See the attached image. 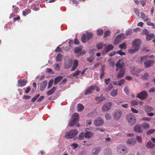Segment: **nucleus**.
I'll list each match as a JSON object with an SVG mask.
<instances>
[{
    "mask_svg": "<svg viewBox=\"0 0 155 155\" xmlns=\"http://www.w3.org/2000/svg\"><path fill=\"white\" fill-rule=\"evenodd\" d=\"M79 118V115L78 114L74 113L71 116V118L70 119L69 126L70 127H72L75 124H76L77 127H79L80 124L78 123H77L78 121Z\"/></svg>",
    "mask_w": 155,
    "mask_h": 155,
    "instance_id": "f257e3e1",
    "label": "nucleus"
},
{
    "mask_svg": "<svg viewBox=\"0 0 155 155\" xmlns=\"http://www.w3.org/2000/svg\"><path fill=\"white\" fill-rule=\"evenodd\" d=\"M117 151L120 155H124L128 152V149L124 145L120 144L118 146Z\"/></svg>",
    "mask_w": 155,
    "mask_h": 155,
    "instance_id": "f03ea898",
    "label": "nucleus"
},
{
    "mask_svg": "<svg viewBox=\"0 0 155 155\" xmlns=\"http://www.w3.org/2000/svg\"><path fill=\"white\" fill-rule=\"evenodd\" d=\"M78 133L76 129L71 130L69 132H66L64 137L68 139H72Z\"/></svg>",
    "mask_w": 155,
    "mask_h": 155,
    "instance_id": "7ed1b4c3",
    "label": "nucleus"
},
{
    "mask_svg": "<svg viewBox=\"0 0 155 155\" xmlns=\"http://www.w3.org/2000/svg\"><path fill=\"white\" fill-rule=\"evenodd\" d=\"M126 119L130 125H133L136 121L135 117L132 114H130L127 115L126 117Z\"/></svg>",
    "mask_w": 155,
    "mask_h": 155,
    "instance_id": "20e7f679",
    "label": "nucleus"
},
{
    "mask_svg": "<svg viewBox=\"0 0 155 155\" xmlns=\"http://www.w3.org/2000/svg\"><path fill=\"white\" fill-rule=\"evenodd\" d=\"M147 92L143 91L138 93L137 95V97L142 100L146 99L147 97Z\"/></svg>",
    "mask_w": 155,
    "mask_h": 155,
    "instance_id": "39448f33",
    "label": "nucleus"
},
{
    "mask_svg": "<svg viewBox=\"0 0 155 155\" xmlns=\"http://www.w3.org/2000/svg\"><path fill=\"white\" fill-rule=\"evenodd\" d=\"M154 61L153 60H147L144 61V66L145 68H149L154 64Z\"/></svg>",
    "mask_w": 155,
    "mask_h": 155,
    "instance_id": "423d86ee",
    "label": "nucleus"
},
{
    "mask_svg": "<svg viewBox=\"0 0 155 155\" xmlns=\"http://www.w3.org/2000/svg\"><path fill=\"white\" fill-rule=\"evenodd\" d=\"M112 105L111 102H107L105 103L102 107V109L104 112L107 111L110 109Z\"/></svg>",
    "mask_w": 155,
    "mask_h": 155,
    "instance_id": "0eeeda50",
    "label": "nucleus"
},
{
    "mask_svg": "<svg viewBox=\"0 0 155 155\" xmlns=\"http://www.w3.org/2000/svg\"><path fill=\"white\" fill-rule=\"evenodd\" d=\"M122 114L121 110H117L115 111L113 114V117L114 119L116 120H119L121 117Z\"/></svg>",
    "mask_w": 155,
    "mask_h": 155,
    "instance_id": "6e6552de",
    "label": "nucleus"
},
{
    "mask_svg": "<svg viewBox=\"0 0 155 155\" xmlns=\"http://www.w3.org/2000/svg\"><path fill=\"white\" fill-rule=\"evenodd\" d=\"M94 123L96 126H99L103 125L104 123V121L102 118L98 117L94 121Z\"/></svg>",
    "mask_w": 155,
    "mask_h": 155,
    "instance_id": "1a4fd4ad",
    "label": "nucleus"
},
{
    "mask_svg": "<svg viewBox=\"0 0 155 155\" xmlns=\"http://www.w3.org/2000/svg\"><path fill=\"white\" fill-rule=\"evenodd\" d=\"M124 36V34H120L116 38L114 44V45H116L118 43L120 42L122 40V38Z\"/></svg>",
    "mask_w": 155,
    "mask_h": 155,
    "instance_id": "9d476101",
    "label": "nucleus"
},
{
    "mask_svg": "<svg viewBox=\"0 0 155 155\" xmlns=\"http://www.w3.org/2000/svg\"><path fill=\"white\" fill-rule=\"evenodd\" d=\"M124 64L123 62V59H119L116 64L117 68L116 69V71H118L120 68L124 66Z\"/></svg>",
    "mask_w": 155,
    "mask_h": 155,
    "instance_id": "9b49d317",
    "label": "nucleus"
},
{
    "mask_svg": "<svg viewBox=\"0 0 155 155\" xmlns=\"http://www.w3.org/2000/svg\"><path fill=\"white\" fill-rule=\"evenodd\" d=\"M141 43L140 40L139 39H136L132 43L133 46L134 48H140V45Z\"/></svg>",
    "mask_w": 155,
    "mask_h": 155,
    "instance_id": "f8f14e48",
    "label": "nucleus"
},
{
    "mask_svg": "<svg viewBox=\"0 0 155 155\" xmlns=\"http://www.w3.org/2000/svg\"><path fill=\"white\" fill-rule=\"evenodd\" d=\"M105 99L106 97L104 96H100L99 97H97L95 98V103L96 104H98L100 103L105 100Z\"/></svg>",
    "mask_w": 155,
    "mask_h": 155,
    "instance_id": "ddd939ff",
    "label": "nucleus"
},
{
    "mask_svg": "<svg viewBox=\"0 0 155 155\" xmlns=\"http://www.w3.org/2000/svg\"><path fill=\"white\" fill-rule=\"evenodd\" d=\"M141 125L137 124L134 127V131L137 133H141L143 132V129L141 127Z\"/></svg>",
    "mask_w": 155,
    "mask_h": 155,
    "instance_id": "4468645a",
    "label": "nucleus"
},
{
    "mask_svg": "<svg viewBox=\"0 0 155 155\" xmlns=\"http://www.w3.org/2000/svg\"><path fill=\"white\" fill-rule=\"evenodd\" d=\"M143 70L142 68H134L132 70L131 72L134 75L137 76L139 74V73L141 72Z\"/></svg>",
    "mask_w": 155,
    "mask_h": 155,
    "instance_id": "2eb2a0df",
    "label": "nucleus"
},
{
    "mask_svg": "<svg viewBox=\"0 0 155 155\" xmlns=\"http://www.w3.org/2000/svg\"><path fill=\"white\" fill-rule=\"evenodd\" d=\"M125 73V70L124 68H121L117 74V78H122L124 77Z\"/></svg>",
    "mask_w": 155,
    "mask_h": 155,
    "instance_id": "dca6fc26",
    "label": "nucleus"
},
{
    "mask_svg": "<svg viewBox=\"0 0 155 155\" xmlns=\"http://www.w3.org/2000/svg\"><path fill=\"white\" fill-rule=\"evenodd\" d=\"M27 81L26 80L24 79H20L18 81V85L19 87H22L26 85Z\"/></svg>",
    "mask_w": 155,
    "mask_h": 155,
    "instance_id": "f3484780",
    "label": "nucleus"
},
{
    "mask_svg": "<svg viewBox=\"0 0 155 155\" xmlns=\"http://www.w3.org/2000/svg\"><path fill=\"white\" fill-rule=\"evenodd\" d=\"M148 56L147 55H145L141 57L140 58H138L137 60H136V61L138 63H141L146 60L148 58Z\"/></svg>",
    "mask_w": 155,
    "mask_h": 155,
    "instance_id": "a211bd4d",
    "label": "nucleus"
},
{
    "mask_svg": "<svg viewBox=\"0 0 155 155\" xmlns=\"http://www.w3.org/2000/svg\"><path fill=\"white\" fill-rule=\"evenodd\" d=\"M47 84V81H44L41 83L40 84V90L41 91H43L46 87Z\"/></svg>",
    "mask_w": 155,
    "mask_h": 155,
    "instance_id": "6ab92c4d",
    "label": "nucleus"
},
{
    "mask_svg": "<svg viewBox=\"0 0 155 155\" xmlns=\"http://www.w3.org/2000/svg\"><path fill=\"white\" fill-rule=\"evenodd\" d=\"M101 150V148L100 147L94 148L92 151V155H97L100 151Z\"/></svg>",
    "mask_w": 155,
    "mask_h": 155,
    "instance_id": "aec40b11",
    "label": "nucleus"
},
{
    "mask_svg": "<svg viewBox=\"0 0 155 155\" xmlns=\"http://www.w3.org/2000/svg\"><path fill=\"white\" fill-rule=\"evenodd\" d=\"M93 91L92 86H91L88 89L86 90L84 94L86 95L90 94L93 93Z\"/></svg>",
    "mask_w": 155,
    "mask_h": 155,
    "instance_id": "412c9836",
    "label": "nucleus"
},
{
    "mask_svg": "<svg viewBox=\"0 0 155 155\" xmlns=\"http://www.w3.org/2000/svg\"><path fill=\"white\" fill-rule=\"evenodd\" d=\"M84 134V137L88 139L91 138L93 135V133L89 131H87Z\"/></svg>",
    "mask_w": 155,
    "mask_h": 155,
    "instance_id": "4be33fe9",
    "label": "nucleus"
},
{
    "mask_svg": "<svg viewBox=\"0 0 155 155\" xmlns=\"http://www.w3.org/2000/svg\"><path fill=\"white\" fill-rule=\"evenodd\" d=\"M78 63L77 60H74V64L73 67L71 68V70L74 71L75 70L78 66Z\"/></svg>",
    "mask_w": 155,
    "mask_h": 155,
    "instance_id": "5701e85b",
    "label": "nucleus"
},
{
    "mask_svg": "<svg viewBox=\"0 0 155 155\" xmlns=\"http://www.w3.org/2000/svg\"><path fill=\"white\" fill-rule=\"evenodd\" d=\"M127 143L128 144H130L132 145H134L136 143V140L135 139L132 138L128 140L127 141Z\"/></svg>",
    "mask_w": 155,
    "mask_h": 155,
    "instance_id": "b1692460",
    "label": "nucleus"
},
{
    "mask_svg": "<svg viewBox=\"0 0 155 155\" xmlns=\"http://www.w3.org/2000/svg\"><path fill=\"white\" fill-rule=\"evenodd\" d=\"M81 39L82 42L83 43L86 42L87 41H88L87 40V37H86V35L85 34H83L81 37Z\"/></svg>",
    "mask_w": 155,
    "mask_h": 155,
    "instance_id": "393cba45",
    "label": "nucleus"
},
{
    "mask_svg": "<svg viewBox=\"0 0 155 155\" xmlns=\"http://www.w3.org/2000/svg\"><path fill=\"white\" fill-rule=\"evenodd\" d=\"M144 109L145 111L147 113L153 111V108L151 107L148 105L145 106Z\"/></svg>",
    "mask_w": 155,
    "mask_h": 155,
    "instance_id": "a878e982",
    "label": "nucleus"
},
{
    "mask_svg": "<svg viewBox=\"0 0 155 155\" xmlns=\"http://www.w3.org/2000/svg\"><path fill=\"white\" fill-rule=\"evenodd\" d=\"M56 87H53L50 90L47 92V94L48 95H51L54 93Z\"/></svg>",
    "mask_w": 155,
    "mask_h": 155,
    "instance_id": "bb28decb",
    "label": "nucleus"
},
{
    "mask_svg": "<svg viewBox=\"0 0 155 155\" xmlns=\"http://www.w3.org/2000/svg\"><path fill=\"white\" fill-rule=\"evenodd\" d=\"M155 147V145L152 143L150 141L148 142L146 144V147L148 148H153Z\"/></svg>",
    "mask_w": 155,
    "mask_h": 155,
    "instance_id": "cd10ccee",
    "label": "nucleus"
},
{
    "mask_svg": "<svg viewBox=\"0 0 155 155\" xmlns=\"http://www.w3.org/2000/svg\"><path fill=\"white\" fill-rule=\"evenodd\" d=\"M84 106L81 104H79L77 105V109L78 112L82 111L84 108Z\"/></svg>",
    "mask_w": 155,
    "mask_h": 155,
    "instance_id": "c85d7f7f",
    "label": "nucleus"
},
{
    "mask_svg": "<svg viewBox=\"0 0 155 155\" xmlns=\"http://www.w3.org/2000/svg\"><path fill=\"white\" fill-rule=\"evenodd\" d=\"M86 35H87V40L91 39L93 37V34L91 32H87L86 33Z\"/></svg>",
    "mask_w": 155,
    "mask_h": 155,
    "instance_id": "c756f323",
    "label": "nucleus"
},
{
    "mask_svg": "<svg viewBox=\"0 0 155 155\" xmlns=\"http://www.w3.org/2000/svg\"><path fill=\"white\" fill-rule=\"evenodd\" d=\"M141 126L144 130H147L150 126V125L148 123H143L141 124Z\"/></svg>",
    "mask_w": 155,
    "mask_h": 155,
    "instance_id": "7c9ffc66",
    "label": "nucleus"
},
{
    "mask_svg": "<svg viewBox=\"0 0 155 155\" xmlns=\"http://www.w3.org/2000/svg\"><path fill=\"white\" fill-rule=\"evenodd\" d=\"M141 18L144 19L146 21H147L149 19L146 16L145 14L143 12L141 13Z\"/></svg>",
    "mask_w": 155,
    "mask_h": 155,
    "instance_id": "2f4dec72",
    "label": "nucleus"
},
{
    "mask_svg": "<svg viewBox=\"0 0 155 155\" xmlns=\"http://www.w3.org/2000/svg\"><path fill=\"white\" fill-rule=\"evenodd\" d=\"M31 10L30 9H26L25 11L22 12V14L24 16H26L27 15L31 13Z\"/></svg>",
    "mask_w": 155,
    "mask_h": 155,
    "instance_id": "473e14b6",
    "label": "nucleus"
},
{
    "mask_svg": "<svg viewBox=\"0 0 155 155\" xmlns=\"http://www.w3.org/2000/svg\"><path fill=\"white\" fill-rule=\"evenodd\" d=\"M62 55L61 54H58L56 57V61L57 62H60L61 60Z\"/></svg>",
    "mask_w": 155,
    "mask_h": 155,
    "instance_id": "72a5a7b5",
    "label": "nucleus"
},
{
    "mask_svg": "<svg viewBox=\"0 0 155 155\" xmlns=\"http://www.w3.org/2000/svg\"><path fill=\"white\" fill-rule=\"evenodd\" d=\"M154 34H149L147 35V36L146 38V39L147 41H149L151 40L152 37L153 36Z\"/></svg>",
    "mask_w": 155,
    "mask_h": 155,
    "instance_id": "f704fd0d",
    "label": "nucleus"
},
{
    "mask_svg": "<svg viewBox=\"0 0 155 155\" xmlns=\"http://www.w3.org/2000/svg\"><path fill=\"white\" fill-rule=\"evenodd\" d=\"M130 103L131 105L133 106H137L139 104L138 101L136 100L131 101Z\"/></svg>",
    "mask_w": 155,
    "mask_h": 155,
    "instance_id": "c9c22d12",
    "label": "nucleus"
},
{
    "mask_svg": "<svg viewBox=\"0 0 155 155\" xmlns=\"http://www.w3.org/2000/svg\"><path fill=\"white\" fill-rule=\"evenodd\" d=\"M84 133L83 132H82L79 135V136L78 137V139L79 140H83L84 139Z\"/></svg>",
    "mask_w": 155,
    "mask_h": 155,
    "instance_id": "e433bc0d",
    "label": "nucleus"
},
{
    "mask_svg": "<svg viewBox=\"0 0 155 155\" xmlns=\"http://www.w3.org/2000/svg\"><path fill=\"white\" fill-rule=\"evenodd\" d=\"M118 90H113L111 93V95L113 97L117 95V94Z\"/></svg>",
    "mask_w": 155,
    "mask_h": 155,
    "instance_id": "4c0bfd02",
    "label": "nucleus"
},
{
    "mask_svg": "<svg viewBox=\"0 0 155 155\" xmlns=\"http://www.w3.org/2000/svg\"><path fill=\"white\" fill-rule=\"evenodd\" d=\"M105 48L108 50V51H110L112 50L114 48V47L112 45L110 44L107 45Z\"/></svg>",
    "mask_w": 155,
    "mask_h": 155,
    "instance_id": "58836bf2",
    "label": "nucleus"
},
{
    "mask_svg": "<svg viewBox=\"0 0 155 155\" xmlns=\"http://www.w3.org/2000/svg\"><path fill=\"white\" fill-rule=\"evenodd\" d=\"M139 50L138 48H135L133 49H132L129 51V53L130 54H132L135 53L137 51Z\"/></svg>",
    "mask_w": 155,
    "mask_h": 155,
    "instance_id": "ea45409f",
    "label": "nucleus"
},
{
    "mask_svg": "<svg viewBox=\"0 0 155 155\" xmlns=\"http://www.w3.org/2000/svg\"><path fill=\"white\" fill-rule=\"evenodd\" d=\"M98 49L101 50L103 48V44L102 43H99L96 45Z\"/></svg>",
    "mask_w": 155,
    "mask_h": 155,
    "instance_id": "a19ab883",
    "label": "nucleus"
},
{
    "mask_svg": "<svg viewBox=\"0 0 155 155\" xmlns=\"http://www.w3.org/2000/svg\"><path fill=\"white\" fill-rule=\"evenodd\" d=\"M87 61L90 63H92L94 60V58L93 56H90L87 58Z\"/></svg>",
    "mask_w": 155,
    "mask_h": 155,
    "instance_id": "79ce46f5",
    "label": "nucleus"
},
{
    "mask_svg": "<svg viewBox=\"0 0 155 155\" xmlns=\"http://www.w3.org/2000/svg\"><path fill=\"white\" fill-rule=\"evenodd\" d=\"M40 95V94H37L35 97H33L31 99V101L32 102H35L36 100L38 99V98L39 97Z\"/></svg>",
    "mask_w": 155,
    "mask_h": 155,
    "instance_id": "37998d69",
    "label": "nucleus"
},
{
    "mask_svg": "<svg viewBox=\"0 0 155 155\" xmlns=\"http://www.w3.org/2000/svg\"><path fill=\"white\" fill-rule=\"evenodd\" d=\"M46 71L50 74H53L54 73V71L52 69L49 68H47L46 69Z\"/></svg>",
    "mask_w": 155,
    "mask_h": 155,
    "instance_id": "c03bdc74",
    "label": "nucleus"
},
{
    "mask_svg": "<svg viewBox=\"0 0 155 155\" xmlns=\"http://www.w3.org/2000/svg\"><path fill=\"white\" fill-rule=\"evenodd\" d=\"M119 48L121 49H125L126 48L127 45L125 43L120 44L119 46Z\"/></svg>",
    "mask_w": 155,
    "mask_h": 155,
    "instance_id": "a18cd8bd",
    "label": "nucleus"
},
{
    "mask_svg": "<svg viewBox=\"0 0 155 155\" xmlns=\"http://www.w3.org/2000/svg\"><path fill=\"white\" fill-rule=\"evenodd\" d=\"M104 33V31L102 29L98 30L97 31V34L98 36L102 35Z\"/></svg>",
    "mask_w": 155,
    "mask_h": 155,
    "instance_id": "49530a36",
    "label": "nucleus"
},
{
    "mask_svg": "<svg viewBox=\"0 0 155 155\" xmlns=\"http://www.w3.org/2000/svg\"><path fill=\"white\" fill-rule=\"evenodd\" d=\"M106 119L107 120H109L111 119L112 117L111 115L108 114H106L105 115Z\"/></svg>",
    "mask_w": 155,
    "mask_h": 155,
    "instance_id": "de8ad7c7",
    "label": "nucleus"
},
{
    "mask_svg": "<svg viewBox=\"0 0 155 155\" xmlns=\"http://www.w3.org/2000/svg\"><path fill=\"white\" fill-rule=\"evenodd\" d=\"M94 91L95 90L97 92H99L100 91V88L95 85H92Z\"/></svg>",
    "mask_w": 155,
    "mask_h": 155,
    "instance_id": "09e8293b",
    "label": "nucleus"
},
{
    "mask_svg": "<svg viewBox=\"0 0 155 155\" xmlns=\"http://www.w3.org/2000/svg\"><path fill=\"white\" fill-rule=\"evenodd\" d=\"M53 83V79H51L49 81L48 83V88H50L51 87Z\"/></svg>",
    "mask_w": 155,
    "mask_h": 155,
    "instance_id": "8fccbe9b",
    "label": "nucleus"
},
{
    "mask_svg": "<svg viewBox=\"0 0 155 155\" xmlns=\"http://www.w3.org/2000/svg\"><path fill=\"white\" fill-rule=\"evenodd\" d=\"M62 78H55L54 80V85H56L58 84V83L59 82Z\"/></svg>",
    "mask_w": 155,
    "mask_h": 155,
    "instance_id": "3c124183",
    "label": "nucleus"
},
{
    "mask_svg": "<svg viewBox=\"0 0 155 155\" xmlns=\"http://www.w3.org/2000/svg\"><path fill=\"white\" fill-rule=\"evenodd\" d=\"M124 91L125 92V93L127 95H128L130 94V91L129 90L127 87L126 86L125 87L124 89Z\"/></svg>",
    "mask_w": 155,
    "mask_h": 155,
    "instance_id": "603ef678",
    "label": "nucleus"
},
{
    "mask_svg": "<svg viewBox=\"0 0 155 155\" xmlns=\"http://www.w3.org/2000/svg\"><path fill=\"white\" fill-rule=\"evenodd\" d=\"M81 50V48L79 47L75 48L74 49L75 52L77 53H79Z\"/></svg>",
    "mask_w": 155,
    "mask_h": 155,
    "instance_id": "864d4df0",
    "label": "nucleus"
},
{
    "mask_svg": "<svg viewBox=\"0 0 155 155\" xmlns=\"http://www.w3.org/2000/svg\"><path fill=\"white\" fill-rule=\"evenodd\" d=\"M155 132V129H151L149 130L147 132V134H150Z\"/></svg>",
    "mask_w": 155,
    "mask_h": 155,
    "instance_id": "5fc2aeb1",
    "label": "nucleus"
},
{
    "mask_svg": "<svg viewBox=\"0 0 155 155\" xmlns=\"http://www.w3.org/2000/svg\"><path fill=\"white\" fill-rule=\"evenodd\" d=\"M110 34V32L109 31H107L104 33V37L106 38Z\"/></svg>",
    "mask_w": 155,
    "mask_h": 155,
    "instance_id": "6e6d98bb",
    "label": "nucleus"
},
{
    "mask_svg": "<svg viewBox=\"0 0 155 155\" xmlns=\"http://www.w3.org/2000/svg\"><path fill=\"white\" fill-rule=\"evenodd\" d=\"M147 25H148L151 26L153 28H155V25H154L153 23L151 22L150 21H148L147 23Z\"/></svg>",
    "mask_w": 155,
    "mask_h": 155,
    "instance_id": "4d7b16f0",
    "label": "nucleus"
},
{
    "mask_svg": "<svg viewBox=\"0 0 155 155\" xmlns=\"http://www.w3.org/2000/svg\"><path fill=\"white\" fill-rule=\"evenodd\" d=\"M124 79H122L118 82L117 84L119 86H121L124 84Z\"/></svg>",
    "mask_w": 155,
    "mask_h": 155,
    "instance_id": "13d9d810",
    "label": "nucleus"
},
{
    "mask_svg": "<svg viewBox=\"0 0 155 155\" xmlns=\"http://www.w3.org/2000/svg\"><path fill=\"white\" fill-rule=\"evenodd\" d=\"M117 53L120 54L121 56L124 55L125 54L124 52H123L121 50L118 51L117 52Z\"/></svg>",
    "mask_w": 155,
    "mask_h": 155,
    "instance_id": "bf43d9fd",
    "label": "nucleus"
},
{
    "mask_svg": "<svg viewBox=\"0 0 155 155\" xmlns=\"http://www.w3.org/2000/svg\"><path fill=\"white\" fill-rule=\"evenodd\" d=\"M61 64H57L54 67L55 70L57 71L59 70L60 69V66Z\"/></svg>",
    "mask_w": 155,
    "mask_h": 155,
    "instance_id": "052dcab7",
    "label": "nucleus"
},
{
    "mask_svg": "<svg viewBox=\"0 0 155 155\" xmlns=\"http://www.w3.org/2000/svg\"><path fill=\"white\" fill-rule=\"evenodd\" d=\"M80 72V71H77L72 74V76L75 77V76L78 75Z\"/></svg>",
    "mask_w": 155,
    "mask_h": 155,
    "instance_id": "680f3d73",
    "label": "nucleus"
},
{
    "mask_svg": "<svg viewBox=\"0 0 155 155\" xmlns=\"http://www.w3.org/2000/svg\"><path fill=\"white\" fill-rule=\"evenodd\" d=\"M133 33L132 30H128L126 31V34L127 35H131Z\"/></svg>",
    "mask_w": 155,
    "mask_h": 155,
    "instance_id": "e2e57ef3",
    "label": "nucleus"
},
{
    "mask_svg": "<svg viewBox=\"0 0 155 155\" xmlns=\"http://www.w3.org/2000/svg\"><path fill=\"white\" fill-rule=\"evenodd\" d=\"M60 46H58L55 50V51L56 52H61L62 51L61 49L59 47Z\"/></svg>",
    "mask_w": 155,
    "mask_h": 155,
    "instance_id": "0e129e2a",
    "label": "nucleus"
},
{
    "mask_svg": "<svg viewBox=\"0 0 155 155\" xmlns=\"http://www.w3.org/2000/svg\"><path fill=\"white\" fill-rule=\"evenodd\" d=\"M74 43L76 45H78L80 44V42L77 38H75Z\"/></svg>",
    "mask_w": 155,
    "mask_h": 155,
    "instance_id": "69168bd1",
    "label": "nucleus"
},
{
    "mask_svg": "<svg viewBox=\"0 0 155 155\" xmlns=\"http://www.w3.org/2000/svg\"><path fill=\"white\" fill-rule=\"evenodd\" d=\"M71 146L72 147H74V149H75L77 148L78 147V145L77 143H74L72 144L71 145Z\"/></svg>",
    "mask_w": 155,
    "mask_h": 155,
    "instance_id": "338daca9",
    "label": "nucleus"
},
{
    "mask_svg": "<svg viewBox=\"0 0 155 155\" xmlns=\"http://www.w3.org/2000/svg\"><path fill=\"white\" fill-rule=\"evenodd\" d=\"M131 111L134 113L137 114L138 113V111L133 107L131 108Z\"/></svg>",
    "mask_w": 155,
    "mask_h": 155,
    "instance_id": "774afa93",
    "label": "nucleus"
}]
</instances>
